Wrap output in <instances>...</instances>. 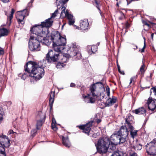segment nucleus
Instances as JSON below:
<instances>
[{
	"label": "nucleus",
	"instance_id": "39448f33",
	"mask_svg": "<svg viewBox=\"0 0 156 156\" xmlns=\"http://www.w3.org/2000/svg\"><path fill=\"white\" fill-rule=\"evenodd\" d=\"M51 40L53 42V48L55 50L61 51L65 48L66 43V39L62 37L58 31H53L51 35Z\"/></svg>",
	"mask_w": 156,
	"mask_h": 156
},
{
	"label": "nucleus",
	"instance_id": "774afa93",
	"mask_svg": "<svg viewBox=\"0 0 156 156\" xmlns=\"http://www.w3.org/2000/svg\"><path fill=\"white\" fill-rule=\"evenodd\" d=\"M43 117H45L44 115Z\"/></svg>",
	"mask_w": 156,
	"mask_h": 156
},
{
	"label": "nucleus",
	"instance_id": "7c9ffc66",
	"mask_svg": "<svg viewBox=\"0 0 156 156\" xmlns=\"http://www.w3.org/2000/svg\"><path fill=\"white\" fill-rule=\"evenodd\" d=\"M95 5H96V7L99 11H100L99 12H100V14H101V11L100 9V6H101L100 4V3H99L97 1H96L95 2Z\"/></svg>",
	"mask_w": 156,
	"mask_h": 156
},
{
	"label": "nucleus",
	"instance_id": "473e14b6",
	"mask_svg": "<svg viewBox=\"0 0 156 156\" xmlns=\"http://www.w3.org/2000/svg\"><path fill=\"white\" fill-rule=\"evenodd\" d=\"M145 66L144 64V63H143V64L142 65L140 68V70L142 74L144 72V68Z\"/></svg>",
	"mask_w": 156,
	"mask_h": 156
},
{
	"label": "nucleus",
	"instance_id": "9b49d317",
	"mask_svg": "<svg viewBox=\"0 0 156 156\" xmlns=\"http://www.w3.org/2000/svg\"><path fill=\"white\" fill-rule=\"evenodd\" d=\"M29 12L27 9L18 11L16 14V17L19 23H24L23 20L25 16H28Z\"/></svg>",
	"mask_w": 156,
	"mask_h": 156
},
{
	"label": "nucleus",
	"instance_id": "f3484780",
	"mask_svg": "<svg viewBox=\"0 0 156 156\" xmlns=\"http://www.w3.org/2000/svg\"><path fill=\"white\" fill-rule=\"evenodd\" d=\"M89 25L87 19H84L80 21V29L85 30L88 28Z\"/></svg>",
	"mask_w": 156,
	"mask_h": 156
},
{
	"label": "nucleus",
	"instance_id": "4be33fe9",
	"mask_svg": "<svg viewBox=\"0 0 156 156\" xmlns=\"http://www.w3.org/2000/svg\"><path fill=\"white\" fill-rule=\"evenodd\" d=\"M55 91H51L49 94L50 98L49 101V105L51 107L54 101V97H55Z\"/></svg>",
	"mask_w": 156,
	"mask_h": 156
},
{
	"label": "nucleus",
	"instance_id": "864d4df0",
	"mask_svg": "<svg viewBox=\"0 0 156 156\" xmlns=\"http://www.w3.org/2000/svg\"><path fill=\"white\" fill-rule=\"evenodd\" d=\"M137 155L136 153H133L131 155V156H137Z\"/></svg>",
	"mask_w": 156,
	"mask_h": 156
},
{
	"label": "nucleus",
	"instance_id": "f8f14e48",
	"mask_svg": "<svg viewBox=\"0 0 156 156\" xmlns=\"http://www.w3.org/2000/svg\"><path fill=\"white\" fill-rule=\"evenodd\" d=\"M66 8L62 6L61 9L62 12L61 13V16L64 17L66 16L69 20V25H73L74 22L75 20L73 18V15L69 13V10L66 9L65 11Z\"/></svg>",
	"mask_w": 156,
	"mask_h": 156
},
{
	"label": "nucleus",
	"instance_id": "58836bf2",
	"mask_svg": "<svg viewBox=\"0 0 156 156\" xmlns=\"http://www.w3.org/2000/svg\"><path fill=\"white\" fill-rule=\"evenodd\" d=\"M144 46L143 47V48L141 50V52H144V49L146 47V45H145V37H144Z\"/></svg>",
	"mask_w": 156,
	"mask_h": 156
},
{
	"label": "nucleus",
	"instance_id": "393cba45",
	"mask_svg": "<svg viewBox=\"0 0 156 156\" xmlns=\"http://www.w3.org/2000/svg\"><path fill=\"white\" fill-rule=\"evenodd\" d=\"M58 9H57L56 10H55V12L52 14L51 17L50 18H49L48 19H50L48 21H50V22H51V26L52 25V23L53 22V21L51 20V18H52L55 17L56 16L57 14L58 13Z\"/></svg>",
	"mask_w": 156,
	"mask_h": 156
},
{
	"label": "nucleus",
	"instance_id": "5fc2aeb1",
	"mask_svg": "<svg viewBox=\"0 0 156 156\" xmlns=\"http://www.w3.org/2000/svg\"><path fill=\"white\" fill-rule=\"evenodd\" d=\"M110 94V91H107V94L108 96H109Z\"/></svg>",
	"mask_w": 156,
	"mask_h": 156
},
{
	"label": "nucleus",
	"instance_id": "680f3d73",
	"mask_svg": "<svg viewBox=\"0 0 156 156\" xmlns=\"http://www.w3.org/2000/svg\"><path fill=\"white\" fill-rule=\"evenodd\" d=\"M153 35H154V34H151V37L152 38H153Z\"/></svg>",
	"mask_w": 156,
	"mask_h": 156
},
{
	"label": "nucleus",
	"instance_id": "0e129e2a",
	"mask_svg": "<svg viewBox=\"0 0 156 156\" xmlns=\"http://www.w3.org/2000/svg\"><path fill=\"white\" fill-rule=\"evenodd\" d=\"M119 3V4L121 2L120 1H119V2H118Z\"/></svg>",
	"mask_w": 156,
	"mask_h": 156
},
{
	"label": "nucleus",
	"instance_id": "aec40b11",
	"mask_svg": "<svg viewBox=\"0 0 156 156\" xmlns=\"http://www.w3.org/2000/svg\"><path fill=\"white\" fill-rule=\"evenodd\" d=\"M42 115V114L41 112H39V115L37 116V118H40V120H37V121L36 126V129H40L42 124V121L41 120L42 117H41Z\"/></svg>",
	"mask_w": 156,
	"mask_h": 156
},
{
	"label": "nucleus",
	"instance_id": "49530a36",
	"mask_svg": "<svg viewBox=\"0 0 156 156\" xmlns=\"http://www.w3.org/2000/svg\"><path fill=\"white\" fill-rule=\"evenodd\" d=\"M4 3H8L9 1V0H1Z\"/></svg>",
	"mask_w": 156,
	"mask_h": 156
},
{
	"label": "nucleus",
	"instance_id": "0eeeda50",
	"mask_svg": "<svg viewBox=\"0 0 156 156\" xmlns=\"http://www.w3.org/2000/svg\"><path fill=\"white\" fill-rule=\"evenodd\" d=\"M61 51L50 50L46 54L45 59L43 62L47 61L49 63H52L58 61L59 58V52Z\"/></svg>",
	"mask_w": 156,
	"mask_h": 156
},
{
	"label": "nucleus",
	"instance_id": "6e6d98bb",
	"mask_svg": "<svg viewBox=\"0 0 156 156\" xmlns=\"http://www.w3.org/2000/svg\"><path fill=\"white\" fill-rule=\"evenodd\" d=\"M101 122V120L99 119H98L97 121V122L98 123H99Z\"/></svg>",
	"mask_w": 156,
	"mask_h": 156
},
{
	"label": "nucleus",
	"instance_id": "a18cd8bd",
	"mask_svg": "<svg viewBox=\"0 0 156 156\" xmlns=\"http://www.w3.org/2000/svg\"><path fill=\"white\" fill-rule=\"evenodd\" d=\"M14 133H15V132H14L12 130H10L8 132V134H11Z\"/></svg>",
	"mask_w": 156,
	"mask_h": 156
},
{
	"label": "nucleus",
	"instance_id": "79ce46f5",
	"mask_svg": "<svg viewBox=\"0 0 156 156\" xmlns=\"http://www.w3.org/2000/svg\"><path fill=\"white\" fill-rule=\"evenodd\" d=\"M136 79V78L135 77H131L130 79V82L129 83V84H130L133 81H134V80Z\"/></svg>",
	"mask_w": 156,
	"mask_h": 156
},
{
	"label": "nucleus",
	"instance_id": "09e8293b",
	"mask_svg": "<svg viewBox=\"0 0 156 156\" xmlns=\"http://www.w3.org/2000/svg\"><path fill=\"white\" fill-rule=\"evenodd\" d=\"M106 91H110V88L108 86H107L106 87Z\"/></svg>",
	"mask_w": 156,
	"mask_h": 156
},
{
	"label": "nucleus",
	"instance_id": "20e7f679",
	"mask_svg": "<svg viewBox=\"0 0 156 156\" xmlns=\"http://www.w3.org/2000/svg\"><path fill=\"white\" fill-rule=\"evenodd\" d=\"M116 144L110 142L109 138L106 137L98 140V143L95 144L97 152L100 154L106 153L109 148V152L113 151L116 148Z\"/></svg>",
	"mask_w": 156,
	"mask_h": 156
},
{
	"label": "nucleus",
	"instance_id": "b1692460",
	"mask_svg": "<svg viewBox=\"0 0 156 156\" xmlns=\"http://www.w3.org/2000/svg\"><path fill=\"white\" fill-rule=\"evenodd\" d=\"M68 1V0H56V3L58 6L60 5H63Z\"/></svg>",
	"mask_w": 156,
	"mask_h": 156
},
{
	"label": "nucleus",
	"instance_id": "c85d7f7f",
	"mask_svg": "<svg viewBox=\"0 0 156 156\" xmlns=\"http://www.w3.org/2000/svg\"><path fill=\"white\" fill-rule=\"evenodd\" d=\"M65 66V65L63 63H61L59 62H58L56 65L57 68L58 69H61Z\"/></svg>",
	"mask_w": 156,
	"mask_h": 156
},
{
	"label": "nucleus",
	"instance_id": "ddd939ff",
	"mask_svg": "<svg viewBox=\"0 0 156 156\" xmlns=\"http://www.w3.org/2000/svg\"><path fill=\"white\" fill-rule=\"evenodd\" d=\"M10 140L6 136H0V147H7L9 146Z\"/></svg>",
	"mask_w": 156,
	"mask_h": 156
},
{
	"label": "nucleus",
	"instance_id": "a878e982",
	"mask_svg": "<svg viewBox=\"0 0 156 156\" xmlns=\"http://www.w3.org/2000/svg\"><path fill=\"white\" fill-rule=\"evenodd\" d=\"M5 148L0 147V156H6Z\"/></svg>",
	"mask_w": 156,
	"mask_h": 156
},
{
	"label": "nucleus",
	"instance_id": "bb28decb",
	"mask_svg": "<svg viewBox=\"0 0 156 156\" xmlns=\"http://www.w3.org/2000/svg\"><path fill=\"white\" fill-rule=\"evenodd\" d=\"M123 153L121 151L114 152L111 156H123Z\"/></svg>",
	"mask_w": 156,
	"mask_h": 156
},
{
	"label": "nucleus",
	"instance_id": "4468645a",
	"mask_svg": "<svg viewBox=\"0 0 156 156\" xmlns=\"http://www.w3.org/2000/svg\"><path fill=\"white\" fill-rule=\"evenodd\" d=\"M126 122L127 124L128 128H127L126 126H125V129L126 128H127L128 131V133L129 132V131H128V129H129V131L130 132V134L131 137L133 138L136 135L137 131L133 129V127L132 126L131 123L129 122V119L128 118H126Z\"/></svg>",
	"mask_w": 156,
	"mask_h": 156
},
{
	"label": "nucleus",
	"instance_id": "f03ea898",
	"mask_svg": "<svg viewBox=\"0 0 156 156\" xmlns=\"http://www.w3.org/2000/svg\"><path fill=\"white\" fill-rule=\"evenodd\" d=\"M50 19L45 20V22H42L41 24L37 26H35L30 29L31 33L29 41V48L30 49L33 50L35 47H37L39 44V41L37 40L39 37H41L42 35L43 27H49L51 26V22L48 21Z\"/></svg>",
	"mask_w": 156,
	"mask_h": 156
},
{
	"label": "nucleus",
	"instance_id": "a19ab883",
	"mask_svg": "<svg viewBox=\"0 0 156 156\" xmlns=\"http://www.w3.org/2000/svg\"><path fill=\"white\" fill-rule=\"evenodd\" d=\"M142 23L144 25L147 26L149 27H150V25L145 21L142 20Z\"/></svg>",
	"mask_w": 156,
	"mask_h": 156
},
{
	"label": "nucleus",
	"instance_id": "4c0bfd02",
	"mask_svg": "<svg viewBox=\"0 0 156 156\" xmlns=\"http://www.w3.org/2000/svg\"><path fill=\"white\" fill-rule=\"evenodd\" d=\"M92 48V46H91L90 45H88L87 46V50L88 52L89 53H90L91 52V49Z\"/></svg>",
	"mask_w": 156,
	"mask_h": 156
},
{
	"label": "nucleus",
	"instance_id": "f257e3e1",
	"mask_svg": "<svg viewBox=\"0 0 156 156\" xmlns=\"http://www.w3.org/2000/svg\"><path fill=\"white\" fill-rule=\"evenodd\" d=\"M25 72L23 74H19V77L25 80L29 76L33 77L36 81L42 78L44 75V70L42 65L34 62L30 61L24 66Z\"/></svg>",
	"mask_w": 156,
	"mask_h": 156
},
{
	"label": "nucleus",
	"instance_id": "4d7b16f0",
	"mask_svg": "<svg viewBox=\"0 0 156 156\" xmlns=\"http://www.w3.org/2000/svg\"><path fill=\"white\" fill-rule=\"evenodd\" d=\"M96 136L97 135L95 134H94L92 135V136L93 137L95 138L96 137Z\"/></svg>",
	"mask_w": 156,
	"mask_h": 156
},
{
	"label": "nucleus",
	"instance_id": "9d476101",
	"mask_svg": "<svg viewBox=\"0 0 156 156\" xmlns=\"http://www.w3.org/2000/svg\"><path fill=\"white\" fill-rule=\"evenodd\" d=\"M46 33L45 32H42V35L41 36V37H39V39L37 40V41H39V45L38 46H37V48L35 47V48H34L33 50L30 49V50L32 51H38L40 50V43L41 42L43 44L46 45L47 46H49L51 43V41H49L48 39H47L45 37L46 36Z\"/></svg>",
	"mask_w": 156,
	"mask_h": 156
},
{
	"label": "nucleus",
	"instance_id": "c756f323",
	"mask_svg": "<svg viewBox=\"0 0 156 156\" xmlns=\"http://www.w3.org/2000/svg\"><path fill=\"white\" fill-rule=\"evenodd\" d=\"M97 46L95 45H92V48L91 49V52L92 53H94L97 50Z\"/></svg>",
	"mask_w": 156,
	"mask_h": 156
},
{
	"label": "nucleus",
	"instance_id": "a211bd4d",
	"mask_svg": "<svg viewBox=\"0 0 156 156\" xmlns=\"http://www.w3.org/2000/svg\"><path fill=\"white\" fill-rule=\"evenodd\" d=\"M60 138H62V143L64 145L68 148H69L70 147L71 144L67 136L65 137L64 136H60Z\"/></svg>",
	"mask_w": 156,
	"mask_h": 156
},
{
	"label": "nucleus",
	"instance_id": "ea45409f",
	"mask_svg": "<svg viewBox=\"0 0 156 156\" xmlns=\"http://www.w3.org/2000/svg\"><path fill=\"white\" fill-rule=\"evenodd\" d=\"M4 53V49L0 47V55H3Z\"/></svg>",
	"mask_w": 156,
	"mask_h": 156
},
{
	"label": "nucleus",
	"instance_id": "e2e57ef3",
	"mask_svg": "<svg viewBox=\"0 0 156 156\" xmlns=\"http://www.w3.org/2000/svg\"><path fill=\"white\" fill-rule=\"evenodd\" d=\"M34 0H31V2L32 3L33 1Z\"/></svg>",
	"mask_w": 156,
	"mask_h": 156
},
{
	"label": "nucleus",
	"instance_id": "6ab92c4d",
	"mask_svg": "<svg viewBox=\"0 0 156 156\" xmlns=\"http://www.w3.org/2000/svg\"><path fill=\"white\" fill-rule=\"evenodd\" d=\"M133 111L136 114L143 115L144 116L146 115V110L143 107L139 108L137 109H135Z\"/></svg>",
	"mask_w": 156,
	"mask_h": 156
},
{
	"label": "nucleus",
	"instance_id": "423d86ee",
	"mask_svg": "<svg viewBox=\"0 0 156 156\" xmlns=\"http://www.w3.org/2000/svg\"><path fill=\"white\" fill-rule=\"evenodd\" d=\"M90 93L86 95L83 94V100L87 103L92 104L95 102L97 95L95 94L96 86L94 84H92L90 87Z\"/></svg>",
	"mask_w": 156,
	"mask_h": 156
},
{
	"label": "nucleus",
	"instance_id": "f704fd0d",
	"mask_svg": "<svg viewBox=\"0 0 156 156\" xmlns=\"http://www.w3.org/2000/svg\"><path fill=\"white\" fill-rule=\"evenodd\" d=\"M37 133V130L36 129H33L31 131V135L32 137H34Z\"/></svg>",
	"mask_w": 156,
	"mask_h": 156
},
{
	"label": "nucleus",
	"instance_id": "69168bd1",
	"mask_svg": "<svg viewBox=\"0 0 156 156\" xmlns=\"http://www.w3.org/2000/svg\"><path fill=\"white\" fill-rule=\"evenodd\" d=\"M99 43H98L97 44H98V45H99Z\"/></svg>",
	"mask_w": 156,
	"mask_h": 156
},
{
	"label": "nucleus",
	"instance_id": "de8ad7c7",
	"mask_svg": "<svg viewBox=\"0 0 156 156\" xmlns=\"http://www.w3.org/2000/svg\"><path fill=\"white\" fill-rule=\"evenodd\" d=\"M12 104V102L10 101H9L7 102V105L8 106H10Z\"/></svg>",
	"mask_w": 156,
	"mask_h": 156
},
{
	"label": "nucleus",
	"instance_id": "412c9836",
	"mask_svg": "<svg viewBox=\"0 0 156 156\" xmlns=\"http://www.w3.org/2000/svg\"><path fill=\"white\" fill-rule=\"evenodd\" d=\"M116 101V98L115 97H113L112 98H110L107 101L106 106H110L113 104L115 103Z\"/></svg>",
	"mask_w": 156,
	"mask_h": 156
},
{
	"label": "nucleus",
	"instance_id": "13d9d810",
	"mask_svg": "<svg viewBox=\"0 0 156 156\" xmlns=\"http://www.w3.org/2000/svg\"><path fill=\"white\" fill-rule=\"evenodd\" d=\"M137 48V46L136 45H135L134 48H133V49L134 50L136 49Z\"/></svg>",
	"mask_w": 156,
	"mask_h": 156
},
{
	"label": "nucleus",
	"instance_id": "37998d69",
	"mask_svg": "<svg viewBox=\"0 0 156 156\" xmlns=\"http://www.w3.org/2000/svg\"><path fill=\"white\" fill-rule=\"evenodd\" d=\"M125 26L126 28H128L130 27V24L128 22H126L125 24Z\"/></svg>",
	"mask_w": 156,
	"mask_h": 156
},
{
	"label": "nucleus",
	"instance_id": "6e6552de",
	"mask_svg": "<svg viewBox=\"0 0 156 156\" xmlns=\"http://www.w3.org/2000/svg\"><path fill=\"white\" fill-rule=\"evenodd\" d=\"M68 52V54L67 55L68 58L72 57L76 60H79L81 58V54L79 51L78 48L75 44H73L69 45Z\"/></svg>",
	"mask_w": 156,
	"mask_h": 156
},
{
	"label": "nucleus",
	"instance_id": "7ed1b4c3",
	"mask_svg": "<svg viewBox=\"0 0 156 156\" xmlns=\"http://www.w3.org/2000/svg\"><path fill=\"white\" fill-rule=\"evenodd\" d=\"M128 131L124 126H122L120 130L115 132L109 139L110 142L114 144L117 145L125 142L128 136Z\"/></svg>",
	"mask_w": 156,
	"mask_h": 156
},
{
	"label": "nucleus",
	"instance_id": "1a4fd4ad",
	"mask_svg": "<svg viewBox=\"0 0 156 156\" xmlns=\"http://www.w3.org/2000/svg\"><path fill=\"white\" fill-rule=\"evenodd\" d=\"M155 140L147 144L145 146L147 153L151 156L156 155V140L155 141Z\"/></svg>",
	"mask_w": 156,
	"mask_h": 156
},
{
	"label": "nucleus",
	"instance_id": "2eb2a0df",
	"mask_svg": "<svg viewBox=\"0 0 156 156\" xmlns=\"http://www.w3.org/2000/svg\"><path fill=\"white\" fill-rule=\"evenodd\" d=\"M148 108L152 111H156V99L152 100L150 97L147 102Z\"/></svg>",
	"mask_w": 156,
	"mask_h": 156
},
{
	"label": "nucleus",
	"instance_id": "5701e85b",
	"mask_svg": "<svg viewBox=\"0 0 156 156\" xmlns=\"http://www.w3.org/2000/svg\"><path fill=\"white\" fill-rule=\"evenodd\" d=\"M8 33V30L5 28L0 29V36H3L7 35Z\"/></svg>",
	"mask_w": 156,
	"mask_h": 156
},
{
	"label": "nucleus",
	"instance_id": "603ef678",
	"mask_svg": "<svg viewBox=\"0 0 156 156\" xmlns=\"http://www.w3.org/2000/svg\"><path fill=\"white\" fill-rule=\"evenodd\" d=\"M13 14H10V17H9V19H10V20H11L12 18V17H13Z\"/></svg>",
	"mask_w": 156,
	"mask_h": 156
},
{
	"label": "nucleus",
	"instance_id": "bf43d9fd",
	"mask_svg": "<svg viewBox=\"0 0 156 156\" xmlns=\"http://www.w3.org/2000/svg\"><path fill=\"white\" fill-rule=\"evenodd\" d=\"M74 26L76 27V29H79V27H78L77 26H76V25H75Z\"/></svg>",
	"mask_w": 156,
	"mask_h": 156
},
{
	"label": "nucleus",
	"instance_id": "8fccbe9b",
	"mask_svg": "<svg viewBox=\"0 0 156 156\" xmlns=\"http://www.w3.org/2000/svg\"><path fill=\"white\" fill-rule=\"evenodd\" d=\"M75 86V84L73 83H71L70 84V86L71 87H74Z\"/></svg>",
	"mask_w": 156,
	"mask_h": 156
},
{
	"label": "nucleus",
	"instance_id": "e433bc0d",
	"mask_svg": "<svg viewBox=\"0 0 156 156\" xmlns=\"http://www.w3.org/2000/svg\"><path fill=\"white\" fill-rule=\"evenodd\" d=\"M51 128L54 131H56L57 129V128L55 125V124H52Z\"/></svg>",
	"mask_w": 156,
	"mask_h": 156
},
{
	"label": "nucleus",
	"instance_id": "c03bdc74",
	"mask_svg": "<svg viewBox=\"0 0 156 156\" xmlns=\"http://www.w3.org/2000/svg\"><path fill=\"white\" fill-rule=\"evenodd\" d=\"M52 124H55L56 121L55 119L54 118H53L52 120Z\"/></svg>",
	"mask_w": 156,
	"mask_h": 156
},
{
	"label": "nucleus",
	"instance_id": "338daca9",
	"mask_svg": "<svg viewBox=\"0 0 156 156\" xmlns=\"http://www.w3.org/2000/svg\"><path fill=\"white\" fill-rule=\"evenodd\" d=\"M64 25H63L62 26V27H63L64 26Z\"/></svg>",
	"mask_w": 156,
	"mask_h": 156
},
{
	"label": "nucleus",
	"instance_id": "72a5a7b5",
	"mask_svg": "<svg viewBox=\"0 0 156 156\" xmlns=\"http://www.w3.org/2000/svg\"><path fill=\"white\" fill-rule=\"evenodd\" d=\"M117 68L119 72L121 74L124 75L125 73L123 71H121L120 69V66L117 64Z\"/></svg>",
	"mask_w": 156,
	"mask_h": 156
},
{
	"label": "nucleus",
	"instance_id": "3c124183",
	"mask_svg": "<svg viewBox=\"0 0 156 156\" xmlns=\"http://www.w3.org/2000/svg\"><path fill=\"white\" fill-rule=\"evenodd\" d=\"M14 12H15V10H14V9H12L11 14H13L14 13Z\"/></svg>",
	"mask_w": 156,
	"mask_h": 156
},
{
	"label": "nucleus",
	"instance_id": "052dcab7",
	"mask_svg": "<svg viewBox=\"0 0 156 156\" xmlns=\"http://www.w3.org/2000/svg\"><path fill=\"white\" fill-rule=\"evenodd\" d=\"M116 5H117V6L118 7H119V3L118 2H117V3H116Z\"/></svg>",
	"mask_w": 156,
	"mask_h": 156
},
{
	"label": "nucleus",
	"instance_id": "c9c22d12",
	"mask_svg": "<svg viewBox=\"0 0 156 156\" xmlns=\"http://www.w3.org/2000/svg\"><path fill=\"white\" fill-rule=\"evenodd\" d=\"M151 90H152L153 91V93L155 95H156V86L153 87L152 88H151V90H150V93L151 94L152 93Z\"/></svg>",
	"mask_w": 156,
	"mask_h": 156
},
{
	"label": "nucleus",
	"instance_id": "cd10ccee",
	"mask_svg": "<svg viewBox=\"0 0 156 156\" xmlns=\"http://www.w3.org/2000/svg\"><path fill=\"white\" fill-rule=\"evenodd\" d=\"M4 114V113L3 108L0 106V122L2 120V116Z\"/></svg>",
	"mask_w": 156,
	"mask_h": 156
},
{
	"label": "nucleus",
	"instance_id": "dca6fc26",
	"mask_svg": "<svg viewBox=\"0 0 156 156\" xmlns=\"http://www.w3.org/2000/svg\"><path fill=\"white\" fill-rule=\"evenodd\" d=\"M93 121H90L87 123L86 125L78 126L79 128L83 130V132L89 135V133L90 129V127L91 126Z\"/></svg>",
	"mask_w": 156,
	"mask_h": 156
},
{
	"label": "nucleus",
	"instance_id": "2f4dec72",
	"mask_svg": "<svg viewBox=\"0 0 156 156\" xmlns=\"http://www.w3.org/2000/svg\"><path fill=\"white\" fill-rule=\"evenodd\" d=\"M135 149L137 150H140L142 148V145L140 144H139L138 145H136L134 147Z\"/></svg>",
	"mask_w": 156,
	"mask_h": 156
}]
</instances>
